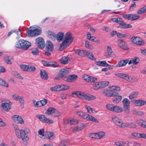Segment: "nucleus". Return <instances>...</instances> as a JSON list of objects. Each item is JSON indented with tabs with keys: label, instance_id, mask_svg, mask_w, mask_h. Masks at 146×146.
<instances>
[{
	"label": "nucleus",
	"instance_id": "obj_1",
	"mask_svg": "<svg viewBox=\"0 0 146 146\" xmlns=\"http://www.w3.org/2000/svg\"><path fill=\"white\" fill-rule=\"evenodd\" d=\"M64 40L59 48L60 51H62L64 49L66 48L68 45L70 44L73 40L72 34L70 32L67 33L65 35Z\"/></svg>",
	"mask_w": 146,
	"mask_h": 146
},
{
	"label": "nucleus",
	"instance_id": "obj_2",
	"mask_svg": "<svg viewBox=\"0 0 146 146\" xmlns=\"http://www.w3.org/2000/svg\"><path fill=\"white\" fill-rule=\"evenodd\" d=\"M41 33V29L36 27H30L27 30V35L29 37H33L38 35Z\"/></svg>",
	"mask_w": 146,
	"mask_h": 146
},
{
	"label": "nucleus",
	"instance_id": "obj_3",
	"mask_svg": "<svg viewBox=\"0 0 146 146\" xmlns=\"http://www.w3.org/2000/svg\"><path fill=\"white\" fill-rule=\"evenodd\" d=\"M70 71V69L68 68L61 69L59 71L58 74L56 76L55 79L58 80L62 79L64 80L65 78H67L68 76L67 75Z\"/></svg>",
	"mask_w": 146,
	"mask_h": 146
},
{
	"label": "nucleus",
	"instance_id": "obj_4",
	"mask_svg": "<svg viewBox=\"0 0 146 146\" xmlns=\"http://www.w3.org/2000/svg\"><path fill=\"white\" fill-rule=\"evenodd\" d=\"M31 43L24 40L21 39L17 42L16 46L24 50L27 49L31 46Z\"/></svg>",
	"mask_w": 146,
	"mask_h": 146
},
{
	"label": "nucleus",
	"instance_id": "obj_5",
	"mask_svg": "<svg viewBox=\"0 0 146 146\" xmlns=\"http://www.w3.org/2000/svg\"><path fill=\"white\" fill-rule=\"evenodd\" d=\"M16 136L19 139H22L23 142L26 144V142L29 140V137L27 135L25 131L22 130H17L15 132Z\"/></svg>",
	"mask_w": 146,
	"mask_h": 146
},
{
	"label": "nucleus",
	"instance_id": "obj_6",
	"mask_svg": "<svg viewBox=\"0 0 146 146\" xmlns=\"http://www.w3.org/2000/svg\"><path fill=\"white\" fill-rule=\"evenodd\" d=\"M123 108L125 112L126 113H129L130 102L129 100L125 98L123 100Z\"/></svg>",
	"mask_w": 146,
	"mask_h": 146
},
{
	"label": "nucleus",
	"instance_id": "obj_7",
	"mask_svg": "<svg viewBox=\"0 0 146 146\" xmlns=\"http://www.w3.org/2000/svg\"><path fill=\"white\" fill-rule=\"evenodd\" d=\"M109 83L108 81L96 83L95 84L94 89L97 90L105 88L108 85Z\"/></svg>",
	"mask_w": 146,
	"mask_h": 146
},
{
	"label": "nucleus",
	"instance_id": "obj_8",
	"mask_svg": "<svg viewBox=\"0 0 146 146\" xmlns=\"http://www.w3.org/2000/svg\"><path fill=\"white\" fill-rule=\"evenodd\" d=\"M131 42L137 45L141 46L144 44V41L139 37L133 36L131 39Z\"/></svg>",
	"mask_w": 146,
	"mask_h": 146
},
{
	"label": "nucleus",
	"instance_id": "obj_9",
	"mask_svg": "<svg viewBox=\"0 0 146 146\" xmlns=\"http://www.w3.org/2000/svg\"><path fill=\"white\" fill-rule=\"evenodd\" d=\"M36 42L37 45L39 48L42 49L44 48L45 44L43 38L41 37L38 38L36 39Z\"/></svg>",
	"mask_w": 146,
	"mask_h": 146
},
{
	"label": "nucleus",
	"instance_id": "obj_10",
	"mask_svg": "<svg viewBox=\"0 0 146 146\" xmlns=\"http://www.w3.org/2000/svg\"><path fill=\"white\" fill-rule=\"evenodd\" d=\"M115 75L116 76L124 79L128 81L131 82L133 81V77L130 76L127 74L123 73H118L115 74Z\"/></svg>",
	"mask_w": 146,
	"mask_h": 146
},
{
	"label": "nucleus",
	"instance_id": "obj_11",
	"mask_svg": "<svg viewBox=\"0 0 146 146\" xmlns=\"http://www.w3.org/2000/svg\"><path fill=\"white\" fill-rule=\"evenodd\" d=\"M112 119L113 121L116 125L120 127H123L122 121L117 116L114 115L112 116Z\"/></svg>",
	"mask_w": 146,
	"mask_h": 146
},
{
	"label": "nucleus",
	"instance_id": "obj_12",
	"mask_svg": "<svg viewBox=\"0 0 146 146\" xmlns=\"http://www.w3.org/2000/svg\"><path fill=\"white\" fill-rule=\"evenodd\" d=\"M104 94L106 96L109 97L114 96L118 95V93L111 90H105L104 91Z\"/></svg>",
	"mask_w": 146,
	"mask_h": 146
},
{
	"label": "nucleus",
	"instance_id": "obj_13",
	"mask_svg": "<svg viewBox=\"0 0 146 146\" xmlns=\"http://www.w3.org/2000/svg\"><path fill=\"white\" fill-rule=\"evenodd\" d=\"M12 119L16 123L23 124L24 123L23 118L18 115H15L13 116Z\"/></svg>",
	"mask_w": 146,
	"mask_h": 146
},
{
	"label": "nucleus",
	"instance_id": "obj_14",
	"mask_svg": "<svg viewBox=\"0 0 146 146\" xmlns=\"http://www.w3.org/2000/svg\"><path fill=\"white\" fill-rule=\"evenodd\" d=\"M118 43L119 46L123 49L127 50L129 49L127 47V44L122 39L118 40Z\"/></svg>",
	"mask_w": 146,
	"mask_h": 146
},
{
	"label": "nucleus",
	"instance_id": "obj_15",
	"mask_svg": "<svg viewBox=\"0 0 146 146\" xmlns=\"http://www.w3.org/2000/svg\"><path fill=\"white\" fill-rule=\"evenodd\" d=\"M83 78L84 80L88 82H95V80H97L96 78L87 75H84Z\"/></svg>",
	"mask_w": 146,
	"mask_h": 146
},
{
	"label": "nucleus",
	"instance_id": "obj_16",
	"mask_svg": "<svg viewBox=\"0 0 146 146\" xmlns=\"http://www.w3.org/2000/svg\"><path fill=\"white\" fill-rule=\"evenodd\" d=\"M82 98L84 100L90 101L92 100L96 99V97L91 95L88 94H85L84 93L82 94Z\"/></svg>",
	"mask_w": 146,
	"mask_h": 146
},
{
	"label": "nucleus",
	"instance_id": "obj_17",
	"mask_svg": "<svg viewBox=\"0 0 146 146\" xmlns=\"http://www.w3.org/2000/svg\"><path fill=\"white\" fill-rule=\"evenodd\" d=\"M77 78L78 76L76 75H69L66 78H65L64 80L67 82H72L75 80Z\"/></svg>",
	"mask_w": 146,
	"mask_h": 146
},
{
	"label": "nucleus",
	"instance_id": "obj_18",
	"mask_svg": "<svg viewBox=\"0 0 146 146\" xmlns=\"http://www.w3.org/2000/svg\"><path fill=\"white\" fill-rule=\"evenodd\" d=\"M46 49L48 52H51L53 50V46L52 43L49 41H47L46 43Z\"/></svg>",
	"mask_w": 146,
	"mask_h": 146
},
{
	"label": "nucleus",
	"instance_id": "obj_19",
	"mask_svg": "<svg viewBox=\"0 0 146 146\" xmlns=\"http://www.w3.org/2000/svg\"><path fill=\"white\" fill-rule=\"evenodd\" d=\"M41 78L42 79L47 80L48 79V76L46 72L44 70H40Z\"/></svg>",
	"mask_w": 146,
	"mask_h": 146
},
{
	"label": "nucleus",
	"instance_id": "obj_20",
	"mask_svg": "<svg viewBox=\"0 0 146 146\" xmlns=\"http://www.w3.org/2000/svg\"><path fill=\"white\" fill-rule=\"evenodd\" d=\"M129 61L128 59L121 60L116 65L117 67H120L125 66Z\"/></svg>",
	"mask_w": 146,
	"mask_h": 146
},
{
	"label": "nucleus",
	"instance_id": "obj_21",
	"mask_svg": "<svg viewBox=\"0 0 146 146\" xmlns=\"http://www.w3.org/2000/svg\"><path fill=\"white\" fill-rule=\"evenodd\" d=\"M74 52L78 55L82 56H84L87 53V51H86L79 49L75 50Z\"/></svg>",
	"mask_w": 146,
	"mask_h": 146
},
{
	"label": "nucleus",
	"instance_id": "obj_22",
	"mask_svg": "<svg viewBox=\"0 0 146 146\" xmlns=\"http://www.w3.org/2000/svg\"><path fill=\"white\" fill-rule=\"evenodd\" d=\"M54 109L55 108L53 107H49L46 110L45 114L49 115H51L52 116H53Z\"/></svg>",
	"mask_w": 146,
	"mask_h": 146
},
{
	"label": "nucleus",
	"instance_id": "obj_23",
	"mask_svg": "<svg viewBox=\"0 0 146 146\" xmlns=\"http://www.w3.org/2000/svg\"><path fill=\"white\" fill-rule=\"evenodd\" d=\"M95 64L98 66H102L108 67L110 66L104 61H97L96 62Z\"/></svg>",
	"mask_w": 146,
	"mask_h": 146
},
{
	"label": "nucleus",
	"instance_id": "obj_24",
	"mask_svg": "<svg viewBox=\"0 0 146 146\" xmlns=\"http://www.w3.org/2000/svg\"><path fill=\"white\" fill-rule=\"evenodd\" d=\"M120 25L122 27H121V28H123V29H128L131 28L132 27V26L130 25L129 24H128L126 23H125L122 20L121 23H120Z\"/></svg>",
	"mask_w": 146,
	"mask_h": 146
},
{
	"label": "nucleus",
	"instance_id": "obj_25",
	"mask_svg": "<svg viewBox=\"0 0 146 146\" xmlns=\"http://www.w3.org/2000/svg\"><path fill=\"white\" fill-rule=\"evenodd\" d=\"M113 107V111L119 113L122 112L123 111L122 108L119 106L114 105Z\"/></svg>",
	"mask_w": 146,
	"mask_h": 146
},
{
	"label": "nucleus",
	"instance_id": "obj_26",
	"mask_svg": "<svg viewBox=\"0 0 146 146\" xmlns=\"http://www.w3.org/2000/svg\"><path fill=\"white\" fill-rule=\"evenodd\" d=\"M86 117H85V119L87 120L91 121L96 122H99V121L96 118H94V117L91 115H90L87 114V115H86Z\"/></svg>",
	"mask_w": 146,
	"mask_h": 146
},
{
	"label": "nucleus",
	"instance_id": "obj_27",
	"mask_svg": "<svg viewBox=\"0 0 146 146\" xmlns=\"http://www.w3.org/2000/svg\"><path fill=\"white\" fill-rule=\"evenodd\" d=\"M64 36V33L63 32H60L56 35V38L58 41H61L62 40Z\"/></svg>",
	"mask_w": 146,
	"mask_h": 146
},
{
	"label": "nucleus",
	"instance_id": "obj_28",
	"mask_svg": "<svg viewBox=\"0 0 146 146\" xmlns=\"http://www.w3.org/2000/svg\"><path fill=\"white\" fill-rule=\"evenodd\" d=\"M1 106L6 111H8L11 109V106L9 104L7 103H3Z\"/></svg>",
	"mask_w": 146,
	"mask_h": 146
},
{
	"label": "nucleus",
	"instance_id": "obj_29",
	"mask_svg": "<svg viewBox=\"0 0 146 146\" xmlns=\"http://www.w3.org/2000/svg\"><path fill=\"white\" fill-rule=\"evenodd\" d=\"M78 123V121L77 119L72 118L71 120L69 119H68L66 124H68L70 123V124L75 125L77 124Z\"/></svg>",
	"mask_w": 146,
	"mask_h": 146
},
{
	"label": "nucleus",
	"instance_id": "obj_30",
	"mask_svg": "<svg viewBox=\"0 0 146 146\" xmlns=\"http://www.w3.org/2000/svg\"><path fill=\"white\" fill-rule=\"evenodd\" d=\"M36 116L41 121L45 123L46 120L47 119V118L45 115H38Z\"/></svg>",
	"mask_w": 146,
	"mask_h": 146
},
{
	"label": "nucleus",
	"instance_id": "obj_31",
	"mask_svg": "<svg viewBox=\"0 0 146 146\" xmlns=\"http://www.w3.org/2000/svg\"><path fill=\"white\" fill-rule=\"evenodd\" d=\"M86 55H87L88 58L91 60H95L96 59V58L94 56L93 54L91 52L89 51L87 52Z\"/></svg>",
	"mask_w": 146,
	"mask_h": 146
},
{
	"label": "nucleus",
	"instance_id": "obj_32",
	"mask_svg": "<svg viewBox=\"0 0 146 146\" xmlns=\"http://www.w3.org/2000/svg\"><path fill=\"white\" fill-rule=\"evenodd\" d=\"M69 144V141L67 139H62L61 143L58 146H66Z\"/></svg>",
	"mask_w": 146,
	"mask_h": 146
},
{
	"label": "nucleus",
	"instance_id": "obj_33",
	"mask_svg": "<svg viewBox=\"0 0 146 146\" xmlns=\"http://www.w3.org/2000/svg\"><path fill=\"white\" fill-rule=\"evenodd\" d=\"M107 52L108 54V55L107 56V58H109L110 56H113L112 54H113V53L111 48L110 46H107Z\"/></svg>",
	"mask_w": 146,
	"mask_h": 146
},
{
	"label": "nucleus",
	"instance_id": "obj_34",
	"mask_svg": "<svg viewBox=\"0 0 146 146\" xmlns=\"http://www.w3.org/2000/svg\"><path fill=\"white\" fill-rule=\"evenodd\" d=\"M137 106H141L146 104V101L144 100H138L137 102Z\"/></svg>",
	"mask_w": 146,
	"mask_h": 146
},
{
	"label": "nucleus",
	"instance_id": "obj_35",
	"mask_svg": "<svg viewBox=\"0 0 146 146\" xmlns=\"http://www.w3.org/2000/svg\"><path fill=\"white\" fill-rule=\"evenodd\" d=\"M117 95L116 96H115V98L113 99V101L117 103H118L120 102L122 99V97L121 96H119Z\"/></svg>",
	"mask_w": 146,
	"mask_h": 146
},
{
	"label": "nucleus",
	"instance_id": "obj_36",
	"mask_svg": "<svg viewBox=\"0 0 146 146\" xmlns=\"http://www.w3.org/2000/svg\"><path fill=\"white\" fill-rule=\"evenodd\" d=\"M35 70L36 68L34 66L30 65H27V72H33L35 71Z\"/></svg>",
	"mask_w": 146,
	"mask_h": 146
},
{
	"label": "nucleus",
	"instance_id": "obj_37",
	"mask_svg": "<svg viewBox=\"0 0 146 146\" xmlns=\"http://www.w3.org/2000/svg\"><path fill=\"white\" fill-rule=\"evenodd\" d=\"M69 61V58L68 57H63L61 60V62L64 64H67Z\"/></svg>",
	"mask_w": 146,
	"mask_h": 146
},
{
	"label": "nucleus",
	"instance_id": "obj_38",
	"mask_svg": "<svg viewBox=\"0 0 146 146\" xmlns=\"http://www.w3.org/2000/svg\"><path fill=\"white\" fill-rule=\"evenodd\" d=\"M133 14H129L127 15H123V17L125 19L132 21V17Z\"/></svg>",
	"mask_w": 146,
	"mask_h": 146
},
{
	"label": "nucleus",
	"instance_id": "obj_39",
	"mask_svg": "<svg viewBox=\"0 0 146 146\" xmlns=\"http://www.w3.org/2000/svg\"><path fill=\"white\" fill-rule=\"evenodd\" d=\"M146 12V6L144 7L137 12V14L139 15H141L145 13Z\"/></svg>",
	"mask_w": 146,
	"mask_h": 146
},
{
	"label": "nucleus",
	"instance_id": "obj_40",
	"mask_svg": "<svg viewBox=\"0 0 146 146\" xmlns=\"http://www.w3.org/2000/svg\"><path fill=\"white\" fill-rule=\"evenodd\" d=\"M122 20V18L119 17L117 18H115L111 19V21L117 23L119 24L121 23Z\"/></svg>",
	"mask_w": 146,
	"mask_h": 146
},
{
	"label": "nucleus",
	"instance_id": "obj_41",
	"mask_svg": "<svg viewBox=\"0 0 146 146\" xmlns=\"http://www.w3.org/2000/svg\"><path fill=\"white\" fill-rule=\"evenodd\" d=\"M0 85L6 87H9L8 84L1 78H0Z\"/></svg>",
	"mask_w": 146,
	"mask_h": 146
},
{
	"label": "nucleus",
	"instance_id": "obj_42",
	"mask_svg": "<svg viewBox=\"0 0 146 146\" xmlns=\"http://www.w3.org/2000/svg\"><path fill=\"white\" fill-rule=\"evenodd\" d=\"M97 138V139H100L102 138L105 135L104 132L102 131H100L96 133Z\"/></svg>",
	"mask_w": 146,
	"mask_h": 146
},
{
	"label": "nucleus",
	"instance_id": "obj_43",
	"mask_svg": "<svg viewBox=\"0 0 146 146\" xmlns=\"http://www.w3.org/2000/svg\"><path fill=\"white\" fill-rule=\"evenodd\" d=\"M138 94V93L136 92H133L131 93L129 96L130 99H132L136 97Z\"/></svg>",
	"mask_w": 146,
	"mask_h": 146
},
{
	"label": "nucleus",
	"instance_id": "obj_44",
	"mask_svg": "<svg viewBox=\"0 0 146 146\" xmlns=\"http://www.w3.org/2000/svg\"><path fill=\"white\" fill-rule=\"evenodd\" d=\"M77 114L79 115L80 116L83 118L85 119H86V115L87 114L86 113L81 112V111H78L77 112Z\"/></svg>",
	"mask_w": 146,
	"mask_h": 146
},
{
	"label": "nucleus",
	"instance_id": "obj_45",
	"mask_svg": "<svg viewBox=\"0 0 146 146\" xmlns=\"http://www.w3.org/2000/svg\"><path fill=\"white\" fill-rule=\"evenodd\" d=\"M49 36L50 38L54 40L56 38V35L54 33L52 32H49L48 33Z\"/></svg>",
	"mask_w": 146,
	"mask_h": 146
},
{
	"label": "nucleus",
	"instance_id": "obj_46",
	"mask_svg": "<svg viewBox=\"0 0 146 146\" xmlns=\"http://www.w3.org/2000/svg\"><path fill=\"white\" fill-rule=\"evenodd\" d=\"M131 59L132 60V63L134 65L138 64L139 61V58L137 57H134Z\"/></svg>",
	"mask_w": 146,
	"mask_h": 146
},
{
	"label": "nucleus",
	"instance_id": "obj_47",
	"mask_svg": "<svg viewBox=\"0 0 146 146\" xmlns=\"http://www.w3.org/2000/svg\"><path fill=\"white\" fill-rule=\"evenodd\" d=\"M18 100L21 104V105H24L25 100L23 97L21 96H20L18 98Z\"/></svg>",
	"mask_w": 146,
	"mask_h": 146
},
{
	"label": "nucleus",
	"instance_id": "obj_48",
	"mask_svg": "<svg viewBox=\"0 0 146 146\" xmlns=\"http://www.w3.org/2000/svg\"><path fill=\"white\" fill-rule=\"evenodd\" d=\"M15 31L14 32V33H16L18 35V36L17 37V39L20 38V37L21 36V31H20L19 29H15Z\"/></svg>",
	"mask_w": 146,
	"mask_h": 146
},
{
	"label": "nucleus",
	"instance_id": "obj_49",
	"mask_svg": "<svg viewBox=\"0 0 146 146\" xmlns=\"http://www.w3.org/2000/svg\"><path fill=\"white\" fill-rule=\"evenodd\" d=\"M114 106V105L112 104H108L106 105V108L108 110L111 111H113Z\"/></svg>",
	"mask_w": 146,
	"mask_h": 146
},
{
	"label": "nucleus",
	"instance_id": "obj_50",
	"mask_svg": "<svg viewBox=\"0 0 146 146\" xmlns=\"http://www.w3.org/2000/svg\"><path fill=\"white\" fill-rule=\"evenodd\" d=\"M114 144L117 146H124V143L121 141H118L115 142Z\"/></svg>",
	"mask_w": 146,
	"mask_h": 146
},
{
	"label": "nucleus",
	"instance_id": "obj_51",
	"mask_svg": "<svg viewBox=\"0 0 146 146\" xmlns=\"http://www.w3.org/2000/svg\"><path fill=\"white\" fill-rule=\"evenodd\" d=\"M58 65L55 62H50V66L52 67H56L58 66Z\"/></svg>",
	"mask_w": 146,
	"mask_h": 146
},
{
	"label": "nucleus",
	"instance_id": "obj_52",
	"mask_svg": "<svg viewBox=\"0 0 146 146\" xmlns=\"http://www.w3.org/2000/svg\"><path fill=\"white\" fill-rule=\"evenodd\" d=\"M39 52L37 48L33 49L32 50V53L34 55H37L39 54Z\"/></svg>",
	"mask_w": 146,
	"mask_h": 146
},
{
	"label": "nucleus",
	"instance_id": "obj_53",
	"mask_svg": "<svg viewBox=\"0 0 146 146\" xmlns=\"http://www.w3.org/2000/svg\"><path fill=\"white\" fill-rule=\"evenodd\" d=\"M41 106H44L46 105L48 102V100L46 99H44L40 101Z\"/></svg>",
	"mask_w": 146,
	"mask_h": 146
},
{
	"label": "nucleus",
	"instance_id": "obj_54",
	"mask_svg": "<svg viewBox=\"0 0 146 146\" xmlns=\"http://www.w3.org/2000/svg\"><path fill=\"white\" fill-rule=\"evenodd\" d=\"M14 72V73H13L14 74L15 76L16 77H17V78H19L21 80L23 79V78L21 76V75H20V74H19V73H18L17 72Z\"/></svg>",
	"mask_w": 146,
	"mask_h": 146
},
{
	"label": "nucleus",
	"instance_id": "obj_55",
	"mask_svg": "<svg viewBox=\"0 0 146 146\" xmlns=\"http://www.w3.org/2000/svg\"><path fill=\"white\" fill-rule=\"evenodd\" d=\"M54 112L53 114V116H57L61 115V113L59 111L56 109H54Z\"/></svg>",
	"mask_w": 146,
	"mask_h": 146
},
{
	"label": "nucleus",
	"instance_id": "obj_56",
	"mask_svg": "<svg viewBox=\"0 0 146 146\" xmlns=\"http://www.w3.org/2000/svg\"><path fill=\"white\" fill-rule=\"evenodd\" d=\"M9 57L8 56H6L5 57V62L7 64H12V62L10 60V59H9Z\"/></svg>",
	"mask_w": 146,
	"mask_h": 146
},
{
	"label": "nucleus",
	"instance_id": "obj_57",
	"mask_svg": "<svg viewBox=\"0 0 146 146\" xmlns=\"http://www.w3.org/2000/svg\"><path fill=\"white\" fill-rule=\"evenodd\" d=\"M46 133H46H45V135H47L48 136V138L50 139H51V138L53 136V133L51 132H47Z\"/></svg>",
	"mask_w": 146,
	"mask_h": 146
},
{
	"label": "nucleus",
	"instance_id": "obj_58",
	"mask_svg": "<svg viewBox=\"0 0 146 146\" xmlns=\"http://www.w3.org/2000/svg\"><path fill=\"white\" fill-rule=\"evenodd\" d=\"M97 135L96 133H91L89 135V137L92 138L97 139Z\"/></svg>",
	"mask_w": 146,
	"mask_h": 146
},
{
	"label": "nucleus",
	"instance_id": "obj_59",
	"mask_svg": "<svg viewBox=\"0 0 146 146\" xmlns=\"http://www.w3.org/2000/svg\"><path fill=\"white\" fill-rule=\"evenodd\" d=\"M82 129V127L81 128L80 127V125H78L77 126V127L74 128L73 130V132H74L75 131H79Z\"/></svg>",
	"mask_w": 146,
	"mask_h": 146
},
{
	"label": "nucleus",
	"instance_id": "obj_60",
	"mask_svg": "<svg viewBox=\"0 0 146 146\" xmlns=\"http://www.w3.org/2000/svg\"><path fill=\"white\" fill-rule=\"evenodd\" d=\"M33 103L36 107H41L40 101H39L37 102H36L35 101H33Z\"/></svg>",
	"mask_w": 146,
	"mask_h": 146
},
{
	"label": "nucleus",
	"instance_id": "obj_61",
	"mask_svg": "<svg viewBox=\"0 0 146 146\" xmlns=\"http://www.w3.org/2000/svg\"><path fill=\"white\" fill-rule=\"evenodd\" d=\"M140 16L138 15H137L136 14H133V17H132V21L137 19Z\"/></svg>",
	"mask_w": 146,
	"mask_h": 146
},
{
	"label": "nucleus",
	"instance_id": "obj_62",
	"mask_svg": "<svg viewBox=\"0 0 146 146\" xmlns=\"http://www.w3.org/2000/svg\"><path fill=\"white\" fill-rule=\"evenodd\" d=\"M20 96H19L17 94H14L11 96L12 98L13 99L15 100L16 101L18 100V98Z\"/></svg>",
	"mask_w": 146,
	"mask_h": 146
},
{
	"label": "nucleus",
	"instance_id": "obj_63",
	"mask_svg": "<svg viewBox=\"0 0 146 146\" xmlns=\"http://www.w3.org/2000/svg\"><path fill=\"white\" fill-rule=\"evenodd\" d=\"M20 67L22 70L27 71V65H21L20 66Z\"/></svg>",
	"mask_w": 146,
	"mask_h": 146
},
{
	"label": "nucleus",
	"instance_id": "obj_64",
	"mask_svg": "<svg viewBox=\"0 0 146 146\" xmlns=\"http://www.w3.org/2000/svg\"><path fill=\"white\" fill-rule=\"evenodd\" d=\"M44 129H40L38 131V134L39 135L43 136L44 135Z\"/></svg>",
	"mask_w": 146,
	"mask_h": 146
}]
</instances>
